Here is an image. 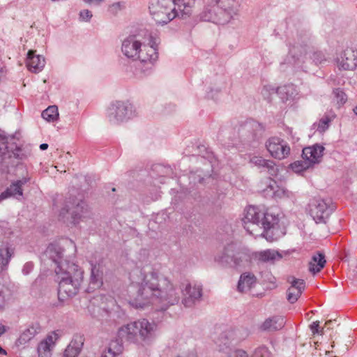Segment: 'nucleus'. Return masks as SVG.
<instances>
[{
  "mask_svg": "<svg viewBox=\"0 0 357 357\" xmlns=\"http://www.w3.org/2000/svg\"><path fill=\"white\" fill-rule=\"evenodd\" d=\"M130 278L137 291L129 303L135 308L155 305L165 310L180 300L179 293L172 281L151 266L136 268L130 273Z\"/></svg>",
  "mask_w": 357,
  "mask_h": 357,
  "instance_id": "obj_1",
  "label": "nucleus"
},
{
  "mask_svg": "<svg viewBox=\"0 0 357 357\" xmlns=\"http://www.w3.org/2000/svg\"><path fill=\"white\" fill-rule=\"evenodd\" d=\"M7 327L0 324V337L7 331Z\"/></svg>",
  "mask_w": 357,
  "mask_h": 357,
  "instance_id": "obj_53",
  "label": "nucleus"
},
{
  "mask_svg": "<svg viewBox=\"0 0 357 357\" xmlns=\"http://www.w3.org/2000/svg\"><path fill=\"white\" fill-rule=\"evenodd\" d=\"M92 16V13L87 9L81 10L79 12V19L82 21L89 22L91 19Z\"/></svg>",
  "mask_w": 357,
  "mask_h": 357,
  "instance_id": "obj_46",
  "label": "nucleus"
},
{
  "mask_svg": "<svg viewBox=\"0 0 357 357\" xmlns=\"http://www.w3.org/2000/svg\"><path fill=\"white\" fill-rule=\"evenodd\" d=\"M135 115L134 107L128 101L116 100L107 109V117L114 124L127 121Z\"/></svg>",
  "mask_w": 357,
  "mask_h": 357,
  "instance_id": "obj_8",
  "label": "nucleus"
},
{
  "mask_svg": "<svg viewBox=\"0 0 357 357\" xmlns=\"http://www.w3.org/2000/svg\"><path fill=\"white\" fill-rule=\"evenodd\" d=\"M230 357H249L246 351L242 349L235 350Z\"/></svg>",
  "mask_w": 357,
  "mask_h": 357,
  "instance_id": "obj_48",
  "label": "nucleus"
},
{
  "mask_svg": "<svg viewBox=\"0 0 357 357\" xmlns=\"http://www.w3.org/2000/svg\"><path fill=\"white\" fill-rule=\"evenodd\" d=\"M310 167H312L310 165V162H307L304 159L302 160L295 161L290 165V168L296 174H301Z\"/></svg>",
  "mask_w": 357,
  "mask_h": 357,
  "instance_id": "obj_38",
  "label": "nucleus"
},
{
  "mask_svg": "<svg viewBox=\"0 0 357 357\" xmlns=\"http://www.w3.org/2000/svg\"><path fill=\"white\" fill-rule=\"evenodd\" d=\"M310 330H311L312 333H313V335H314V334L323 335V333H324V332H323L324 328L320 329L319 321H314L310 325Z\"/></svg>",
  "mask_w": 357,
  "mask_h": 357,
  "instance_id": "obj_47",
  "label": "nucleus"
},
{
  "mask_svg": "<svg viewBox=\"0 0 357 357\" xmlns=\"http://www.w3.org/2000/svg\"><path fill=\"white\" fill-rule=\"evenodd\" d=\"M157 324L146 319H140L120 327L117 337L121 340L132 343L142 342L150 344L155 337Z\"/></svg>",
  "mask_w": 357,
  "mask_h": 357,
  "instance_id": "obj_5",
  "label": "nucleus"
},
{
  "mask_svg": "<svg viewBox=\"0 0 357 357\" xmlns=\"http://www.w3.org/2000/svg\"><path fill=\"white\" fill-rule=\"evenodd\" d=\"M82 357H95V353L93 352H88L85 355L82 356Z\"/></svg>",
  "mask_w": 357,
  "mask_h": 357,
  "instance_id": "obj_56",
  "label": "nucleus"
},
{
  "mask_svg": "<svg viewBox=\"0 0 357 357\" xmlns=\"http://www.w3.org/2000/svg\"><path fill=\"white\" fill-rule=\"evenodd\" d=\"M40 330L41 327L38 323L32 324L21 333L16 341V345L18 347L25 345L38 334Z\"/></svg>",
  "mask_w": 357,
  "mask_h": 357,
  "instance_id": "obj_26",
  "label": "nucleus"
},
{
  "mask_svg": "<svg viewBox=\"0 0 357 357\" xmlns=\"http://www.w3.org/2000/svg\"><path fill=\"white\" fill-rule=\"evenodd\" d=\"M69 203L72 207H70L68 204H66V206L61 210L59 215L61 219H65L67 218L66 215L69 213V211L71 210L72 211L70 212V215L72 222L73 224H77L83 216V214L86 211V205L82 201H79L76 204L75 202Z\"/></svg>",
  "mask_w": 357,
  "mask_h": 357,
  "instance_id": "obj_17",
  "label": "nucleus"
},
{
  "mask_svg": "<svg viewBox=\"0 0 357 357\" xmlns=\"http://www.w3.org/2000/svg\"><path fill=\"white\" fill-rule=\"evenodd\" d=\"M353 111L355 113V114L357 115V106L354 108Z\"/></svg>",
  "mask_w": 357,
  "mask_h": 357,
  "instance_id": "obj_58",
  "label": "nucleus"
},
{
  "mask_svg": "<svg viewBox=\"0 0 357 357\" xmlns=\"http://www.w3.org/2000/svg\"><path fill=\"white\" fill-rule=\"evenodd\" d=\"M213 2L219 7L220 12L224 15L221 18L223 22H229L238 14L239 0H213Z\"/></svg>",
  "mask_w": 357,
  "mask_h": 357,
  "instance_id": "obj_14",
  "label": "nucleus"
},
{
  "mask_svg": "<svg viewBox=\"0 0 357 357\" xmlns=\"http://www.w3.org/2000/svg\"><path fill=\"white\" fill-rule=\"evenodd\" d=\"M11 291L8 287L0 284V310L5 308L8 301L10 298Z\"/></svg>",
  "mask_w": 357,
  "mask_h": 357,
  "instance_id": "obj_37",
  "label": "nucleus"
},
{
  "mask_svg": "<svg viewBox=\"0 0 357 357\" xmlns=\"http://www.w3.org/2000/svg\"><path fill=\"white\" fill-rule=\"evenodd\" d=\"M139 255L142 256L143 257V259H142V260L144 261L149 257V252H148V250H146L145 249H142L139 252ZM139 260H141V258H139Z\"/></svg>",
  "mask_w": 357,
  "mask_h": 357,
  "instance_id": "obj_50",
  "label": "nucleus"
},
{
  "mask_svg": "<svg viewBox=\"0 0 357 357\" xmlns=\"http://www.w3.org/2000/svg\"><path fill=\"white\" fill-rule=\"evenodd\" d=\"M45 65V59L41 55L35 54V51L29 50L27 53L26 66L32 73L40 72Z\"/></svg>",
  "mask_w": 357,
  "mask_h": 357,
  "instance_id": "obj_24",
  "label": "nucleus"
},
{
  "mask_svg": "<svg viewBox=\"0 0 357 357\" xmlns=\"http://www.w3.org/2000/svg\"><path fill=\"white\" fill-rule=\"evenodd\" d=\"M0 354H3V355H6V351L5 349H3L1 346H0Z\"/></svg>",
  "mask_w": 357,
  "mask_h": 357,
  "instance_id": "obj_57",
  "label": "nucleus"
},
{
  "mask_svg": "<svg viewBox=\"0 0 357 357\" xmlns=\"http://www.w3.org/2000/svg\"><path fill=\"white\" fill-rule=\"evenodd\" d=\"M59 116L58 108L56 105L48 107L42 112V117L47 121H54Z\"/></svg>",
  "mask_w": 357,
  "mask_h": 357,
  "instance_id": "obj_36",
  "label": "nucleus"
},
{
  "mask_svg": "<svg viewBox=\"0 0 357 357\" xmlns=\"http://www.w3.org/2000/svg\"><path fill=\"white\" fill-rule=\"evenodd\" d=\"M249 259L248 250L233 242L227 244L214 257L216 262L224 266L229 265L232 261L236 267L243 266Z\"/></svg>",
  "mask_w": 357,
  "mask_h": 357,
  "instance_id": "obj_7",
  "label": "nucleus"
},
{
  "mask_svg": "<svg viewBox=\"0 0 357 357\" xmlns=\"http://www.w3.org/2000/svg\"><path fill=\"white\" fill-rule=\"evenodd\" d=\"M123 340L117 339L112 340L109 342L108 347L103 351H106V354H108V357H116L121 354L123 350V347L121 343Z\"/></svg>",
  "mask_w": 357,
  "mask_h": 357,
  "instance_id": "obj_35",
  "label": "nucleus"
},
{
  "mask_svg": "<svg viewBox=\"0 0 357 357\" xmlns=\"http://www.w3.org/2000/svg\"><path fill=\"white\" fill-rule=\"evenodd\" d=\"M286 323L284 317L274 316L266 319L261 325L260 328L262 331H275L282 329Z\"/></svg>",
  "mask_w": 357,
  "mask_h": 357,
  "instance_id": "obj_27",
  "label": "nucleus"
},
{
  "mask_svg": "<svg viewBox=\"0 0 357 357\" xmlns=\"http://www.w3.org/2000/svg\"><path fill=\"white\" fill-rule=\"evenodd\" d=\"M29 181V177H24L13 182L5 191L0 194V202L11 197L20 200L23 196L22 186Z\"/></svg>",
  "mask_w": 357,
  "mask_h": 357,
  "instance_id": "obj_21",
  "label": "nucleus"
},
{
  "mask_svg": "<svg viewBox=\"0 0 357 357\" xmlns=\"http://www.w3.org/2000/svg\"><path fill=\"white\" fill-rule=\"evenodd\" d=\"M266 147L271 155L278 160L287 158L290 154V147L287 142L277 137L269 138L266 142Z\"/></svg>",
  "mask_w": 357,
  "mask_h": 357,
  "instance_id": "obj_13",
  "label": "nucleus"
},
{
  "mask_svg": "<svg viewBox=\"0 0 357 357\" xmlns=\"http://www.w3.org/2000/svg\"><path fill=\"white\" fill-rule=\"evenodd\" d=\"M278 216L273 213L260 211L255 206H249L243 218L245 229L255 236H262L268 241L278 240L280 236Z\"/></svg>",
  "mask_w": 357,
  "mask_h": 357,
  "instance_id": "obj_2",
  "label": "nucleus"
},
{
  "mask_svg": "<svg viewBox=\"0 0 357 357\" xmlns=\"http://www.w3.org/2000/svg\"><path fill=\"white\" fill-rule=\"evenodd\" d=\"M27 157L28 154L20 147H8L7 138L0 132V162L4 167L15 165Z\"/></svg>",
  "mask_w": 357,
  "mask_h": 357,
  "instance_id": "obj_9",
  "label": "nucleus"
},
{
  "mask_svg": "<svg viewBox=\"0 0 357 357\" xmlns=\"http://www.w3.org/2000/svg\"><path fill=\"white\" fill-rule=\"evenodd\" d=\"M247 336L245 331L229 329L220 333L214 339L217 349L222 352L229 353L233 347L244 340Z\"/></svg>",
  "mask_w": 357,
  "mask_h": 357,
  "instance_id": "obj_10",
  "label": "nucleus"
},
{
  "mask_svg": "<svg viewBox=\"0 0 357 357\" xmlns=\"http://www.w3.org/2000/svg\"><path fill=\"white\" fill-rule=\"evenodd\" d=\"M249 162L252 165L257 167L259 169L267 170L271 174H274L276 172L275 168V162L271 160L264 159L259 155H251Z\"/></svg>",
  "mask_w": 357,
  "mask_h": 357,
  "instance_id": "obj_29",
  "label": "nucleus"
},
{
  "mask_svg": "<svg viewBox=\"0 0 357 357\" xmlns=\"http://www.w3.org/2000/svg\"><path fill=\"white\" fill-rule=\"evenodd\" d=\"M333 209L325 200L313 199L309 204V213L316 223H325Z\"/></svg>",
  "mask_w": 357,
  "mask_h": 357,
  "instance_id": "obj_12",
  "label": "nucleus"
},
{
  "mask_svg": "<svg viewBox=\"0 0 357 357\" xmlns=\"http://www.w3.org/2000/svg\"><path fill=\"white\" fill-rule=\"evenodd\" d=\"M273 195L275 197L278 198H291L294 196V194L292 192L288 190L287 189L284 188H278L277 190H275L273 192Z\"/></svg>",
  "mask_w": 357,
  "mask_h": 357,
  "instance_id": "obj_43",
  "label": "nucleus"
},
{
  "mask_svg": "<svg viewBox=\"0 0 357 357\" xmlns=\"http://www.w3.org/2000/svg\"><path fill=\"white\" fill-rule=\"evenodd\" d=\"M334 94H335V96L337 99V102L338 104L342 105L346 102L347 97H346L345 93L342 91H341L338 89H335L334 91Z\"/></svg>",
  "mask_w": 357,
  "mask_h": 357,
  "instance_id": "obj_45",
  "label": "nucleus"
},
{
  "mask_svg": "<svg viewBox=\"0 0 357 357\" xmlns=\"http://www.w3.org/2000/svg\"><path fill=\"white\" fill-rule=\"evenodd\" d=\"M104 0H83L87 4L100 5Z\"/></svg>",
  "mask_w": 357,
  "mask_h": 357,
  "instance_id": "obj_51",
  "label": "nucleus"
},
{
  "mask_svg": "<svg viewBox=\"0 0 357 357\" xmlns=\"http://www.w3.org/2000/svg\"><path fill=\"white\" fill-rule=\"evenodd\" d=\"M33 264L32 262H26L22 268V273L24 275H28L33 269Z\"/></svg>",
  "mask_w": 357,
  "mask_h": 357,
  "instance_id": "obj_49",
  "label": "nucleus"
},
{
  "mask_svg": "<svg viewBox=\"0 0 357 357\" xmlns=\"http://www.w3.org/2000/svg\"><path fill=\"white\" fill-rule=\"evenodd\" d=\"M252 357H275L273 352L266 346H260L255 349Z\"/></svg>",
  "mask_w": 357,
  "mask_h": 357,
  "instance_id": "obj_39",
  "label": "nucleus"
},
{
  "mask_svg": "<svg viewBox=\"0 0 357 357\" xmlns=\"http://www.w3.org/2000/svg\"><path fill=\"white\" fill-rule=\"evenodd\" d=\"M331 120L328 116H324L321 118L319 122L314 123L313 127L319 132L322 133L325 132L329 127V123Z\"/></svg>",
  "mask_w": 357,
  "mask_h": 357,
  "instance_id": "obj_40",
  "label": "nucleus"
},
{
  "mask_svg": "<svg viewBox=\"0 0 357 357\" xmlns=\"http://www.w3.org/2000/svg\"><path fill=\"white\" fill-rule=\"evenodd\" d=\"M292 91L293 87L291 86H284L283 87L278 88L277 92L281 96V98L284 102L287 101L289 98L292 97Z\"/></svg>",
  "mask_w": 357,
  "mask_h": 357,
  "instance_id": "obj_41",
  "label": "nucleus"
},
{
  "mask_svg": "<svg viewBox=\"0 0 357 357\" xmlns=\"http://www.w3.org/2000/svg\"><path fill=\"white\" fill-rule=\"evenodd\" d=\"M326 260L324 255L317 253L314 255L309 263V271L312 273L319 272L325 266Z\"/></svg>",
  "mask_w": 357,
  "mask_h": 357,
  "instance_id": "obj_32",
  "label": "nucleus"
},
{
  "mask_svg": "<svg viewBox=\"0 0 357 357\" xmlns=\"http://www.w3.org/2000/svg\"><path fill=\"white\" fill-rule=\"evenodd\" d=\"M102 284V273L100 271L99 268L96 266L91 267V272L90 276V288L97 289Z\"/></svg>",
  "mask_w": 357,
  "mask_h": 357,
  "instance_id": "obj_33",
  "label": "nucleus"
},
{
  "mask_svg": "<svg viewBox=\"0 0 357 357\" xmlns=\"http://www.w3.org/2000/svg\"><path fill=\"white\" fill-rule=\"evenodd\" d=\"M311 59L315 64H321L323 61H326L324 54L321 52H314Z\"/></svg>",
  "mask_w": 357,
  "mask_h": 357,
  "instance_id": "obj_44",
  "label": "nucleus"
},
{
  "mask_svg": "<svg viewBox=\"0 0 357 357\" xmlns=\"http://www.w3.org/2000/svg\"><path fill=\"white\" fill-rule=\"evenodd\" d=\"M310 34L306 31L297 33L296 41L290 48L289 53L295 59L294 64L298 68H303V63L305 62L307 54L310 50Z\"/></svg>",
  "mask_w": 357,
  "mask_h": 357,
  "instance_id": "obj_11",
  "label": "nucleus"
},
{
  "mask_svg": "<svg viewBox=\"0 0 357 357\" xmlns=\"http://www.w3.org/2000/svg\"><path fill=\"white\" fill-rule=\"evenodd\" d=\"M13 251L7 244L0 242V273L8 264Z\"/></svg>",
  "mask_w": 357,
  "mask_h": 357,
  "instance_id": "obj_31",
  "label": "nucleus"
},
{
  "mask_svg": "<svg viewBox=\"0 0 357 357\" xmlns=\"http://www.w3.org/2000/svg\"><path fill=\"white\" fill-rule=\"evenodd\" d=\"M125 8V3L119 1L110 5L108 8V12L112 15H116Z\"/></svg>",
  "mask_w": 357,
  "mask_h": 357,
  "instance_id": "obj_42",
  "label": "nucleus"
},
{
  "mask_svg": "<svg viewBox=\"0 0 357 357\" xmlns=\"http://www.w3.org/2000/svg\"><path fill=\"white\" fill-rule=\"evenodd\" d=\"M223 15L219 7L213 4L205 7L203 11L199 14V18L202 21L211 22L218 24H227L228 22L221 21V18Z\"/></svg>",
  "mask_w": 357,
  "mask_h": 357,
  "instance_id": "obj_23",
  "label": "nucleus"
},
{
  "mask_svg": "<svg viewBox=\"0 0 357 357\" xmlns=\"http://www.w3.org/2000/svg\"><path fill=\"white\" fill-rule=\"evenodd\" d=\"M282 255L278 251L271 249L256 252L254 253V258L262 263H271L280 260Z\"/></svg>",
  "mask_w": 357,
  "mask_h": 357,
  "instance_id": "obj_25",
  "label": "nucleus"
},
{
  "mask_svg": "<svg viewBox=\"0 0 357 357\" xmlns=\"http://www.w3.org/2000/svg\"><path fill=\"white\" fill-rule=\"evenodd\" d=\"M64 244H65L66 245L71 246V247L73 248L74 252H75V251H76L75 245L74 243H73L72 241H70V240H66V241H64Z\"/></svg>",
  "mask_w": 357,
  "mask_h": 357,
  "instance_id": "obj_52",
  "label": "nucleus"
},
{
  "mask_svg": "<svg viewBox=\"0 0 357 357\" xmlns=\"http://www.w3.org/2000/svg\"><path fill=\"white\" fill-rule=\"evenodd\" d=\"M47 148H48L47 144L44 143V144H41L40 145V149L43 151L46 150Z\"/></svg>",
  "mask_w": 357,
  "mask_h": 357,
  "instance_id": "obj_55",
  "label": "nucleus"
},
{
  "mask_svg": "<svg viewBox=\"0 0 357 357\" xmlns=\"http://www.w3.org/2000/svg\"><path fill=\"white\" fill-rule=\"evenodd\" d=\"M256 280L257 279L252 273H243L238 282V291L242 293L248 291L255 284Z\"/></svg>",
  "mask_w": 357,
  "mask_h": 357,
  "instance_id": "obj_30",
  "label": "nucleus"
},
{
  "mask_svg": "<svg viewBox=\"0 0 357 357\" xmlns=\"http://www.w3.org/2000/svg\"><path fill=\"white\" fill-rule=\"evenodd\" d=\"M176 357H197V355L194 353H189V354L178 355Z\"/></svg>",
  "mask_w": 357,
  "mask_h": 357,
  "instance_id": "obj_54",
  "label": "nucleus"
},
{
  "mask_svg": "<svg viewBox=\"0 0 357 357\" xmlns=\"http://www.w3.org/2000/svg\"><path fill=\"white\" fill-rule=\"evenodd\" d=\"M64 249L59 243H51L48 245L46 250L42 256V259L46 261L50 260L56 266L55 269H58L60 265L65 264L66 262L71 264L68 259H63L64 256Z\"/></svg>",
  "mask_w": 357,
  "mask_h": 357,
  "instance_id": "obj_15",
  "label": "nucleus"
},
{
  "mask_svg": "<svg viewBox=\"0 0 357 357\" xmlns=\"http://www.w3.org/2000/svg\"><path fill=\"white\" fill-rule=\"evenodd\" d=\"M331 320H330V321H327V322H326V325H328V324L329 323H331Z\"/></svg>",
  "mask_w": 357,
  "mask_h": 357,
  "instance_id": "obj_59",
  "label": "nucleus"
},
{
  "mask_svg": "<svg viewBox=\"0 0 357 357\" xmlns=\"http://www.w3.org/2000/svg\"><path fill=\"white\" fill-rule=\"evenodd\" d=\"M182 303L187 307L193 306L198 302L202 296V289L199 285L187 284L182 290Z\"/></svg>",
  "mask_w": 357,
  "mask_h": 357,
  "instance_id": "obj_19",
  "label": "nucleus"
},
{
  "mask_svg": "<svg viewBox=\"0 0 357 357\" xmlns=\"http://www.w3.org/2000/svg\"><path fill=\"white\" fill-rule=\"evenodd\" d=\"M287 282L290 287L287 290V299L290 303H296L301 296L305 287V282L302 279L289 276Z\"/></svg>",
  "mask_w": 357,
  "mask_h": 357,
  "instance_id": "obj_18",
  "label": "nucleus"
},
{
  "mask_svg": "<svg viewBox=\"0 0 357 357\" xmlns=\"http://www.w3.org/2000/svg\"><path fill=\"white\" fill-rule=\"evenodd\" d=\"M55 273L59 282L58 297L60 301L75 296L83 281L84 271L78 265L67 262L60 265Z\"/></svg>",
  "mask_w": 357,
  "mask_h": 357,
  "instance_id": "obj_4",
  "label": "nucleus"
},
{
  "mask_svg": "<svg viewBox=\"0 0 357 357\" xmlns=\"http://www.w3.org/2000/svg\"><path fill=\"white\" fill-rule=\"evenodd\" d=\"M121 52L124 56L132 60H138V68L146 75L152 69L158 56L153 45L142 43L137 36H130L123 40Z\"/></svg>",
  "mask_w": 357,
  "mask_h": 357,
  "instance_id": "obj_3",
  "label": "nucleus"
},
{
  "mask_svg": "<svg viewBox=\"0 0 357 357\" xmlns=\"http://www.w3.org/2000/svg\"><path fill=\"white\" fill-rule=\"evenodd\" d=\"M149 9L157 24H165L176 17L181 19L180 9L172 0H151Z\"/></svg>",
  "mask_w": 357,
  "mask_h": 357,
  "instance_id": "obj_6",
  "label": "nucleus"
},
{
  "mask_svg": "<svg viewBox=\"0 0 357 357\" xmlns=\"http://www.w3.org/2000/svg\"><path fill=\"white\" fill-rule=\"evenodd\" d=\"M324 149L323 146L318 144L307 146L303 149L302 158L310 162V165L313 167L321 162Z\"/></svg>",
  "mask_w": 357,
  "mask_h": 357,
  "instance_id": "obj_22",
  "label": "nucleus"
},
{
  "mask_svg": "<svg viewBox=\"0 0 357 357\" xmlns=\"http://www.w3.org/2000/svg\"><path fill=\"white\" fill-rule=\"evenodd\" d=\"M61 336L59 331H52L38 345L37 351L39 357H51L52 351L56 341Z\"/></svg>",
  "mask_w": 357,
  "mask_h": 357,
  "instance_id": "obj_16",
  "label": "nucleus"
},
{
  "mask_svg": "<svg viewBox=\"0 0 357 357\" xmlns=\"http://www.w3.org/2000/svg\"><path fill=\"white\" fill-rule=\"evenodd\" d=\"M253 123H246L239 130V136L245 143L252 142L255 138V135L252 132Z\"/></svg>",
  "mask_w": 357,
  "mask_h": 357,
  "instance_id": "obj_34",
  "label": "nucleus"
},
{
  "mask_svg": "<svg viewBox=\"0 0 357 357\" xmlns=\"http://www.w3.org/2000/svg\"><path fill=\"white\" fill-rule=\"evenodd\" d=\"M84 339L82 335H76L64 351V357H77L82 351Z\"/></svg>",
  "mask_w": 357,
  "mask_h": 357,
  "instance_id": "obj_28",
  "label": "nucleus"
},
{
  "mask_svg": "<svg viewBox=\"0 0 357 357\" xmlns=\"http://www.w3.org/2000/svg\"><path fill=\"white\" fill-rule=\"evenodd\" d=\"M339 68L344 70H353L357 66V52L353 49L347 48L337 58Z\"/></svg>",
  "mask_w": 357,
  "mask_h": 357,
  "instance_id": "obj_20",
  "label": "nucleus"
}]
</instances>
